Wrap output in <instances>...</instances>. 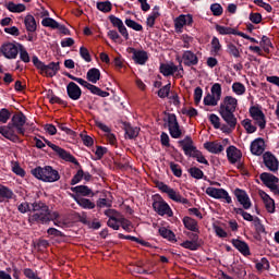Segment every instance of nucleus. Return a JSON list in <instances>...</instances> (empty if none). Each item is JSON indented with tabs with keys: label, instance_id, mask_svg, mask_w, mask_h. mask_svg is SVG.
Instances as JSON below:
<instances>
[{
	"label": "nucleus",
	"instance_id": "11",
	"mask_svg": "<svg viewBox=\"0 0 279 279\" xmlns=\"http://www.w3.org/2000/svg\"><path fill=\"white\" fill-rule=\"evenodd\" d=\"M248 112L254 121H256V124L260 130H265L267 128V119L265 118V113L258 106H252L248 109Z\"/></svg>",
	"mask_w": 279,
	"mask_h": 279
},
{
	"label": "nucleus",
	"instance_id": "12",
	"mask_svg": "<svg viewBox=\"0 0 279 279\" xmlns=\"http://www.w3.org/2000/svg\"><path fill=\"white\" fill-rule=\"evenodd\" d=\"M206 195L214 199H225L227 204H232V196L223 189L207 187Z\"/></svg>",
	"mask_w": 279,
	"mask_h": 279
},
{
	"label": "nucleus",
	"instance_id": "37",
	"mask_svg": "<svg viewBox=\"0 0 279 279\" xmlns=\"http://www.w3.org/2000/svg\"><path fill=\"white\" fill-rule=\"evenodd\" d=\"M49 213V206L45 204L43 201H35L32 204L31 213Z\"/></svg>",
	"mask_w": 279,
	"mask_h": 279
},
{
	"label": "nucleus",
	"instance_id": "27",
	"mask_svg": "<svg viewBox=\"0 0 279 279\" xmlns=\"http://www.w3.org/2000/svg\"><path fill=\"white\" fill-rule=\"evenodd\" d=\"M183 226L186 228V230H190V232H197V234H199V227L197 220L185 216L183 218Z\"/></svg>",
	"mask_w": 279,
	"mask_h": 279
},
{
	"label": "nucleus",
	"instance_id": "63",
	"mask_svg": "<svg viewBox=\"0 0 279 279\" xmlns=\"http://www.w3.org/2000/svg\"><path fill=\"white\" fill-rule=\"evenodd\" d=\"M17 210L22 215H25V213H32V207L28 202H23L17 206Z\"/></svg>",
	"mask_w": 279,
	"mask_h": 279
},
{
	"label": "nucleus",
	"instance_id": "56",
	"mask_svg": "<svg viewBox=\"0 0 279 279\" xmlns=\"http://www.w3.org/2000/svg\"><path fill=\"white\" fill-rule=\"evenodd\" d=\"M232 90L235 95H245V85L240 82H235L232 84Z\"/></svg>",
	"mask_w": 279,
	"mask_h": 279
},
{
	"label": "nucleus",
	"instance_id": "60",
	"mask_svg": "<svg viewBox=\"0 0 279 279\" xmlns=\"http://www.w3.org/2000/svg\"><path fill=\"white\" fill-rule=\"evenodd\" d=\"M80 56L85 60V62H93V58H90V52L88 51V48L82 46L80 48Z\"/></svg>",
	"mask_w": 279,
	"mask_h": 279
},
{
	"label": "nucleus",
	"instance_id": "15",
	"mask_svg": "<svg viewBox=\"0 0 279 279\" xmlns=\"http://www.w3.org/2000/svg\"><path fill=\"white\" fill-rule=\"evenodd\" d=\"M234 196L236 197L239 204L243 206L244 210H250V208H252V201L250 199V195H247L245 190H241L239 187L235 189Z\"/></svg>",
	"mask_w": 279,
	"mask_h": 279
},
{
	"label": "nucleus",
	"instance_id": "23",
	"mask_svg": "<svg viewBox=\"0 0 279 279\" xmlns=\"http://www.w3.org/2000/svg\"><path fill=\"white\" fill-rule=\"evenodd\" d=\"M242 156V153L235 146H229L227 148V158L231 165H236Z\"/></svg>",
	"mask_w": 279,
	"mask_h": 279
},
{
	"label": "nucleus",
	"instance_id": "45",
	"mask_svg": "<svg viewBox=\"0 0 279 279\" xmlns=\"http://www.w3.org/2000/svg\"><path fill=\"white\" fill-rule=\"evenodd\" d=\"M12 119V110L8 108L0 109V123H8Z\"/></svg>",
	"mask_w": 279,
	"mask_h": 279
},
{
	"label": "nucleus",
	"instance_id": "31",
	"mask_svg": "<svg viewBox=\"0 0 279 279\" xmlns=\"http://www.w3.org/2000/svg\"><path fill=\"white\" fill-rule=\"evenodd\" d=\"M72 193H76V195H82L83 197H90L93 195V190L87 185H77L71 187Z\"/></svg>",
	"mask_w": 279,
	"mask_h": 279
},
{
	"label": "nucleus",
	"instance_id": "4",
	"mask_svg": "<svg viewBox=\"0 0 279 279\" xmlns=\"http://www.w3.org/2000/svg\"><path fill=\"white\" fill-rule=\"evenodd\" d=\"M31 173L37 180H41V182L52 183L58 182V180H60V172H58V170L53 169V167L51 166H38L31 170Z\"/></svg>",
	"mask_w": 279,
	"mask_h": 279
},
{
	"label": "nucleus",
	"instance_id": "43",
	"mask_svg": "<svg viewBox=\"0 0 279 279\" xmlns=\"http://www.w3.org/2000/svg\"><path fill=\"white\" fill-rule=\"evenodd\" d=\"M76 203L81 208H85V210H93V208H95V203L88 198H78L76 199Z\"/></svg>",
	"mask_w": 279,
	"mask_h": 279
},
{
	"label": "nucleus",
	"instance_id": "6",
	"mask_svg": "<svg viewBox=\"0 0 279 279\" xmlns=\"http://www.w3.org/2000/svg\"><path fill=\"white\" fill-rule=\"evenodd\" d=\"M153 199V210L157 213L160 217H172L173 216V209H171V206H169V203L162 198L160 194H155L151 196Z\"/></svg>",
	"mask_w": 279,
	"mask_h": 279
},
{
	"label": "nucleus",
	"instance_id": "26",
	"mask_svg": "<svg viewBox=\"0 0 279 279\" xmlns=\"http://www.w3.org/2000/svg\"><path fill=\"white\" fill-rule=\"evenodd\" d=\"M259 180L263 182V184H265L267 186V189H269V186L272 184H278V182H279L278 177H276L269 172H263L259 175Z\"/></svg>",
	"mask_w": 279,
	"mask_h": 279
},
{
	"label": "nucleus",
	"instance_id": "17",
	"mask_svg": "<svg viewBox=\"0 0 279 279\" xmlns=\"http://www.w3.org/2000/svg\"><path fill=\"white\" fill-rule=\"evenodd\" d=\"M265 153V140L263 137H257L251 143V154L253 156H263Z\"/></svg>",
	"mask_w": 279,
	"mask_h": 279
},
{
	"label": "nucleus",
	"instance_id": "42",
	"mask_svg": "<svg viewBox=\"0 0 279 279\" xmlns=\"http://www.w3.org/2000/svg\"><path fill=\"white\" fill-rule=\"evenodd\" d=\"M96 8L105 14H108V12H112V3L110 1L97 2Z\"/></svg>",
	"mask_w": 279,
	"mask_h": 279
},
{
	"label": "nucleus",
	"instance_id": "34",
	"mask_svg": "<svg viewBox=\"0 0 279 279\" xmlns=\"http://www.w3.org/2000/svg\"><path fill=\"white\" fill-rule=\"evenodd\" d=\"M271 265L267 257H263L260 260H255V269L262 274V271H269Z\"/></svg>",
	"mask_w": 279,
	"mask_h": 279
},
{
	"label": "nucleus",
	"instance_id": "38",
	"mask_svg": "<svg viewBox=\"0 0 279 279\" xmlns=\"http://www.w3.org/2000/svg\"><path fill=\"white\" fill-rule=\"evenodd\" d=\"M24 25L26 27V31L29 33H34L37 29V25H36V19L34 17V15H26L25 20H24Z\"/></svg>",
	"mask_w": 279,
	"mask_h": 279
},
{
	"label": "nucleus",
	"instance_id": "57",
	"mask_svg": "<svg viewBox=\"0 0 279 279\" xmlns=\"http://www.w3.org/2000/svg\"><path fill=\"white\" fill-rule=\"evenodd\" d=\"M211 95L218 99L219 101H221V84L219 83H215L211 86Z\"/></svg>",
	"mask_w": 279,
	"mask_h": 279
},
{
	"label": "nucleus",
	"instance_id": "62",
	"mask_svg": "<svg viewBox=\"0 0 279 279\" xmlns=\"http://www.w3.org/2000/svg\"><path fill=\"white\" fill-rule=\"evenodd\" d=\"M213 228L216 233V236H218L219 239H228V232H226L223 228L217 225H214Z\"/></svg>",
	"mask_w": 279,
	"mask_h": 279
},
{
	"label": "nucleus",
	"instance_id": "7",
	"mask_svg": "<svg viewBox=\"0 0 279 279\" xmlns=\"http://www.w3.org/2000/svg\"><path fill=\"white\" fill-rule=\"evenodd\" d=\"M156 187L161 191V193H167L169 199H172V202H177V204H183L184 206H191V201L182 196L180 192L169 187V185L165 184V182L158 181L156 183Z\"/></svg>",
	"mask_w": 279,
	"mask_h": 279
},
{
	"label": "nucleus",
	"instance_id": "40",
	"mask_svg": "<svg viewBox=\"0 0 279 279\" xmlns=\"http://www.w3.org/2000/svg\"><path fill=\"white\" fill-rule=\"evenodd\" d=\"M47 99H49V104H58L59 106H63L64 108H66L68 102L66 100H62L60 97L56 96V94H53V90L49 89L48 94H47Z\"/></svg>",
	"mask_w": 279,
	"mask_h": 279
},
{
	"label": "nucleus",
	"instance_id": "39",
	"mask_svg": "<svg viewBox=\"0 0 279 279\" xmlns=\"http://www.w3.org/2000/svg\"><path fill=\"white\" fill-rule=\"evenodd\" d=\"M187 172L194 180H208V177L204 175V171L197 167H191Z\"/></svg>",
	"mask_w": 279,
	"mask_h": 279
},
{
	"label": "nucleus",
	"instance_id": "13",
	"mask_svg": "<svg viewBox=\"0 0 279 279\" xmlns=\"http://www.w3.org/2000/svg\"><path fill=\"white\" fill-rule=\"evenodd\" d=\"M1 53L4 58H8V60H16L19 56V46L12 43H4L1 46Z\"/></svg>",
	"mask_w": 279,
	"mask_h": 279
},
{
	"label": "nucleus",
	"instance_id": "61",
	"mask_svg": "<svg viewBox=\"0 0 279 279\" xmlns=\"http://www.w3.org/2000/svg\"><path fill=\"white\" fill-rule=\"evenodd\" d=\"M186 25L185 20H184V14L180 15L174 20V27L177 32H182V28Z\"/></svg>",
	"mask_w": 279,
	"mask_h": 279
},
{
	"label": "nucleus",
	"instance_id": "3",
	"mask_svg": "<svg viewBox=\"0 0 279 279\" xmlns=\"http://www.w3.org/2000/svg\"><path fill=\"white\" fill-rule=\"evenodd\" d=\"M179 146L182 147L184 155L187 156V158H195L197 162L201 165H210L207 160L206 157H204V154L201 153L199 149H197V146L194 145L193 138L187 135L184 137V140H181L178 142Z\"/></svg>",
	"mask_w": 279,
	"mask_h": 279
},
{
	"label": "nucleus",
	"instance_id": "19",
	"mask_svg": "<svg viewBox=\"0 0 279 279\" xmlns=\"http://www.w3.org/2000/svg\"><path fill=\"white\" fill-rule=\"evenodd\" d=\"M233 247L242 254V256H252V252L250 251V244L247 242L239 240V239H233L231 241Z\"/></svg>",
	"mask_w": 279,
	"mask_h": 279
},
{
	"label": "nucleus",
	"instance_id": "55",
	"mask_svg": "<svg viewBox=\"0 0 279 279\" xmlns=\"http://www.w3.org/2000/svg\"><path fill=\"white\" fill-rule=\"evenodd\" d=\"M82 180H84V170L80 169L77 170L76 174H74V177L71 180V186H75V184H80V182H82Z\"/></svg>",
	"mask_w": 279,
	"mask_h": 279
},
{
	"label": "nucleus",
	"instance_id": "50",
	"mask_svg": "<svg viewBox=\"0 0 279 279\" xmlns=\"http://www.w3.org/2000/svg\"><path fill=\"white\" fill-rule=\"evenodd\" d=\"M124 23H125L126 27L134 29V32H143V25L138 24V22H136L132 19H126Z\"/></svg>",
	"mask_w": 279,
	"mask_h": 279
},
{
	"label": "nucleus",
	"instance_id": "47",
	"mask_svg": "<svg viewBox=\"0 0 279 279\" xmlns=\"http://www.w3.org/2000/svg\"><path fill=\"white\" fill-rule=\"evenodd\" d=\"M254 228H255V232L257 234H267L265 225H263V222L260 221V218H258V217H255V219H254Z\"/></svg>",
	"mask_w": 279,
	"mask_h": 279
},
{
	"label": "nucleus",
	"instance_id": "46",
	"mask_svg": "<svg viewBox=\"0 0 279 279\" xmlns=\"http://www.w3.org/2000/svg\"><path fill=\"white\" fill-rule=\"evenodd\" d=\"M227 53L233 58H241V51H239V48L232 43L227 44Z\"/></svg>",
	"mask_w": 279,
	"mask_h": 279
},
{
	"label": "nucleus",
	"instance_id": "18",
	"mask_svg": "<svg viewBox=\"0 0 279 279\" xmlns=\"http://www.w3.org/2000/svg\"><path fill=\"white\" fill-rule=\"evenodd\" d=\"M68 97L73 101H77L82 97V88L80 85H76L75 82H70L66 85Z\"/></svg>",
	"mask_w": 279,
	"mask_h": 279
},
{
	"label": "nucleus",
	"instance_id": "33",
	"mask_svg": "<svg viewBox=\"0 0 279 279\" xmlns=\"http://www.w3.org/2000/svg\"><path fill=\"white\" fill-rule=\"evenodd\" d=\"M160 73L165 77H169L170 75H174L178 73V65L174 64H161L160 65Z\"/></svg>",
	"mask_w": 279,
	"mask_h": 279
},
{
	"label": "nucleus",
	"instance_id": "58",
	"mask_svg": "<svg viewBox=\"0 0 279 279\" xmlns=\"http://www.w3.org/2000/svg\"><path fill=\"white\" fill-rule=\"evenodd\" d=\"M170 170L172 171L173 175H175V178H182V167H180V165L171 161Z\"/></svg>",
	"mask_w": 279,
	"mask_h": 279
},
{
	"label": "nucleus",
	"instance_id": "44",
	"mask_svg": "<svg viewBox=\"0 0 279 279\" xmlns=\"http://www.w3.org/2000/svg\"><path fill=\"white\" fill-rule=\"evenodd\" d=\"M241 125L246 130V134H254L257 130L256 125L252 124V121L247 118L241 122Z\"/></svg>",
	"mask_w": 279,
	"mask_h": 279
},
{
	"label": "nucleus",
	"instance_id": "29",
	"mask_svg": "<svg viewBox=\"0 0 279 279\" xmlns=\"http://www.w3.org/2000/svg\"><path fill=\"white\" fill-rule=\"evenodd\" d=\"M204 148L209 151V154H221V151H223V145L217 142H206Z\"/></svg>",
	"mask_w": 279,
	"mask_h": 279
},
{
	"label": "nucleus",
	"instance_id": "22",
	"mask_svg": "<svg viewBox=\"0 0 279 279\" xmlns=\"http://www.w3.org/2000/svg\"><path fill=\"white\" fill-rule=\"evenodd\" d=\"M28 223H49V211L35 213L28 218Z\"/></svg>",
	"mask_w": 279,
	"mask_h": 279
},
{
	"label": "nucleus",
	"instance_id": "20",
	"mask_svg": "<svg viewBox=\"0 0 279 279\" xmlns=\"http://www.w3.org/2000/svg\"><path fill=\"white\" fill-rule=\"evenodd\" d=\"M131 53L133 54V60L135 64L144 65L147 63V60H149V56L147 54V51L145 50H136V48H130Z\"/></svg>",
	"mask_w": 279,
	"mask_h": 279
},
{
	"label": "nucleus",
	"instance_id": "52",
	"mask_svg": "<svg viewBox=\"0 0 279 279\" xmlns=\"http://www.w3.org/2000/svg\"><path fill=\"white\" fill-rule=\"evenodd\" d=\"M204 106H217L219 104V99H217L213 94H207L203 100Z\"/></svg>",
	"mask_w": 279,
	"mask_h": 279
},
{
	"label": "nucleus",
	"instance_id": "51",
	"mask_svg": "<svg viewBox=\"0 0 279 279\" xmlns=\"http://www.w3.org/2000/svg\"><path fill=\"white\" fill-rule=\"evenodd\" d=\"M209 121L215 130H221L223 128V125H221V119L215 113L209 114Z\"/></svg>",
	"mask_w": 279,
	"mask_h": 279
},
{
	"label": "nucleus",
	"instance_id": "32",
	"mask_svg": "<svg viewBox=\"0 0 279 279\" xmlns=\"http://www.w3.org/2000/svg\"><path fill=\"white\" fill-rule=\"evenodd\" d=\"M7 10H9V12H13L14 14H21V12H25V10H27V7H25V4L23 3H14L12 1L8 2L5 4Z\"/></svg>",
	"mask_w": 279,
	"mask_h": 279
},
{
	"label": "nucleus",
	"instance_id": "5",
	"mask_svg": "<svg viewBox=\"0 0 279 279\" xmlns=\"http://www.w3.org/2000/svg\"><path fill=\"white\" fill-rule=\"evenodd\" d=\"M32 62L34 66L40 71V75H46V77H56V75H58V71H60V62H50L49 64H45V62L40 61L37 56L32 58Z\"/></svg>",
	"mask_w": 279,
	"mask_h": 279
},
{
	"label": "nucleus",
	"instance_id": "28",
	"mask_svg": "<svg viewBox=\"0 0 279 279\" xmlns=\"http://www.w3.org/2000/svg\"><path fill=\"white\" fill-rule=\"evenodd\" d=\"M87 82H92V84H97L99 80H101V71L97 68H92L87 71L86 74Z\"/></svg>",
	"mask_w": 279,
	"mask_h": 279
},
{
	"label": "nucleus",
	"instance_id": "53",
	"mask_svg": "<svg viewBox=\"0 0 279 279\" xmlns=\"http://www.w3.org/2000/svg\"><path fill=\"white\" fill-rule=\"evenodd\" d=\"M169 93H171V83H168L166 86L161 87L157 95L160 97V99H166V97H169Z\"/></svg>",
	"mask_w": 279,
	"mask_h": 279
},
{
	"label": "nucleus",
	"instance_id": "64",
	"mask_svg": "<svg viewBox=\"0 0 279 279\" xmlns=\"http://www.w3.org/2000/svg\"><path fill=\"white\" fill-rule=\"evenodd\" d=\"M119 218H117V217H109V220H108V222H107V226L109 227V228H112V230H119V228H121L120 226H119Z\"/></svg>",
	"mask_w": 279,
	"mask_h": 279
},
{
	"label": "nucleus",
	"instance_id": "9",
	"mask_svg": "<svg viewBox=\"0 0 279 279\" xmlns=\"http://www.w3.org/2000/svg\"><path fill=\"white\" fill-rule=\"evenodd\" d=\"M168 123V130L171 138H182V129H180V123L178 122V117L175 113H168V118L163 119Z\"/></svg>",
	"mask_w": 279,
	"mask_h": 279
},
{
	"label": "nucleus",
	"instance_id": "8",
	"mask_svg": "<svg viewBox=\"0 0 279 279\" xmlns=\"http://www.w3.org/2000/svg\"><path fill=\"white\" fill-rule=\"evenodd\" d=\"M44 142L48 147H51L52 150L61 158V160H65V162H72V165H75L76 167H82L80 165V161L75 158V156L71 155V153L66 151L64 148L51 143L49 140L44 138Z\"/></svg>",
	"mask_w": 279,
	"mask_h": 279
},
{
	"label": "nucleus",
	"instance_id": "21",
	"mask_svg": "<svg viewBox=\"0 0 279 279\" xmlns=\"http://www.w3.org/2000/svg\"><path fill=\"white\" fill-rule=\"evenodd\" d=\"M259 196L263 199L267 213L274 215V213H276V202L274 198H271V196H269V194H267L265 191H260Z\"/></svg>",
	"mask_w": 279,
	"mask_h": 279
},
{
	"label": "nucleus",
	"instance_id": "41",
	"mask_svg": "<svg viewBox=\"0 0 279 279\" xmlns=\"http://www.w3.org/2000/svg\"><path fill=\"white\" fill-rule=\"evenodd\" d=\"M158 232L160 236H162V239H167V241H170L171 243L175 241V233H173V231L167 229L166 227L159 228Z\"/></svg>",
	"mask_w": 279,
	"mask_h": 279
},
{
	"label": "nucleus",
	"instance_id": "16",
	"mask_svg": "<svg viewBox=\"0 0 279 279\" xmlns=\"http://www.w3.org/2000/svg\"><path fill=\"white\" fill-rule=\"evenodd\" d=\"M184 66H197L199 64V58L191 50H184L182 59Z\"/></svg>",
	"mask_w": 279,
	"mask_h": 279
},
{
	"label": "nucleus",
	"instance_id": "14",
	"mask_svg": "<svg viewBox=\"0 0 279 279\" xmlns=\"http://www.w3.org/2000/svg\"><path fill=\"white\" fill-rule=\"evenodd\" d=\"M264 165L266 168H268V171H271L272 173H276L279 169V161L278 158L270 151H266L263 155Z\"/></svg>",
	"mask_w": 279,
	"mask_h": 279
},
{
	"label": "nucleus",
	"instance_id": "2",
	"mask_svg": "<svg viewBox=\"0 0 279 279\" xmlns=\"http://www.w3.org/2000/svg\"><path fill=\"white\" fill-rule=\"evenodd\" d=\"M236 106H239V100L232 96H226L220 102L219 114L221 119L227 123L222 124L221 132L225 134H230L233 130H236Z\"/></svg>",
	"mask_w": 279,
	"mask_h": 279
},
{
	"label": "nucleus",
	"instance_id": "10",
	"mask_svg": "<svg viewBox=\"0 0 279 279\" xmlns=\"http://www.w3.org/2000/svg\"><path fill=\"white\" fill-rule=\"evenodd\" d=\"M186 236H189L190 240L182 242L181 247H184V250H190L191 252H197V250L202 247V240L199 239V233L187 232Z\"/></svg>",
	"mask_w": 279,
	"mask_h": 279
},
{
	"label": "nucleus",
	"instance_id": "59",
	"mask_svg": "<svg viewBox=\"0 0 279 279\" xmlns=\"http://www.w3.org/2000/svg\"><path fill=\"white\" fill-rule=\"evenodd\" d=\"M210 12L214 14V16H221V14H223V7H221L219 3H213L210 5Z\"/></svg>",
	"mask_w": 279,
	"mask_h": 279
},
{
	"label": "nucleus",
	"instance_id": "54",
	"mask_svg": "<svg viewBox=\"0 0 279 279\" xmlns=\"http://www.w3.org/2000/svg\"><path fill=\"white\" fill-rule=\"evenodd\" d=\"M43 27H51V29H56L58 27V21L53 20L52 17H45L41 21Z\"/></svg>",
	"mask_w": 279,
	"mask_h": 279
},
{
	"label": "nucleus",
	"instance_id": "30",
	"mask_svg": "<svg viewBox=\"0 0 279 279\" xmlns=\"http://www.w3.org/2000/svg\"><path fill=\"white\" fill-rule=\"evenodd\" d=\"M215 29L216 32H218V34H220V36H236L239 34V31H236L235 28L221 26L219 24H216Z\"/></svg>",
	"mask_w": 279,
	"mask_h": 279
},
{
	"label": "nucleus",
	"instance_id": "36",
	"mask_svg": "<svg viewBox=\"0 0 279 279\" xmlns=\"http://www.w3.org/2000/svg\"><path fill=\"white\" fill-rule=\"evenodd\" d=\"M124 132L130 141H134L138 136L140 129L133 128L130 123H124Z\"/></svg>",
	"mask_w": 279,
	"mask_h": 279
},
{
	"label": "nucleus",
	"instance_id": "25",
	"mask_svg": "<svg viewBox=\"0 0 279 279\" xmlns=\"http://www.w3.org/2000/svg\"><path fill=\"white\" fill-rule=\"evenodd\" d=\"M16 197V194H14V191L12 189L0 185V204H3V202H10V199H14Z\"/></svg>",
	"mask_w": 279,
	"mask_h": 279
},
{
	"label": "nucleus",
	"instance_id": "48",
	"mask_svg": "<svg viewBox=\"0 0 279 279\" xmlns=\"http://www.w3.org/2000/svg\"><path fill=\"white\" fill-rule=\"evenodd\" d=\"M17 47L20 51V59L22 60V62H25V64H27L31 61L29 52H27V49H25L22 44H17Z\"/></svg>",
	"mask_w": 279,
	"mask_h": 279
},
{
	"label": "nucleus",
	"instance_id": "1",
	"mask_svg": "<svg viewBox=\"0 0 279 279\" xmlns=\"http://www.w3.org/2000/svg\"><path fill=\"white\" fill-rule=\"evenodd\" d=\"M25 125H29L27 116L22 111L15 112L7 125L0 126V134L7 138V141H11V143H23L20 136H25Z\"/></svg>",
	"mask_w": 279,
	"mask_h": 279
},
{
	"label": "nucleus",
	"instance_id": "35",
	"mask_svg": "<svg viewBox=\"0 0 279 279\" xmlns=\"http://www.w3.org/2000/svg\"><path fill=\"white\" fill-rule=\"evenodd\" d=\"M118 236H119V239H124L126 241H133L134 243H138L140 245H143V247H151V243H149L145 240H141L133 235H125L123 233H119Z\"/></svg>",
	"mask_w": 279,
	"mask_h": 279
},
{
	"label": "nucleus",
	"instance_id": "49",
	"mask_svg": "<svg viewBox=\"0 0 279 279\" xmlns=\"http://www.w3.org/2000/svg\"><path fill=\"white\" fill-rule=\"evenodd\" d=\"M219 51H221V43L218 37H213L211 39V53L213 56H219Z\"/></svg>",
	"mask_w": 279,
	"mask_h": 279
},
{
	"label": "nucleus",
	"instance_id": "24",
	"mask_svg": "<svg viewBox=\"0 0 279 279\" xmlns=\"http://www.w3.org/2000/svg\"><path fill=\"white\" fill-rule=\"evenodd\" d=\"M84 88H87L88 92L92 93V95H97L98 97H110V93L102 90L96 85H93L88 83L87 81L84 82L82 85Z\"/></svg>",
	"mask_w": 279,
	"mask_h": 279
}]
</instances>
